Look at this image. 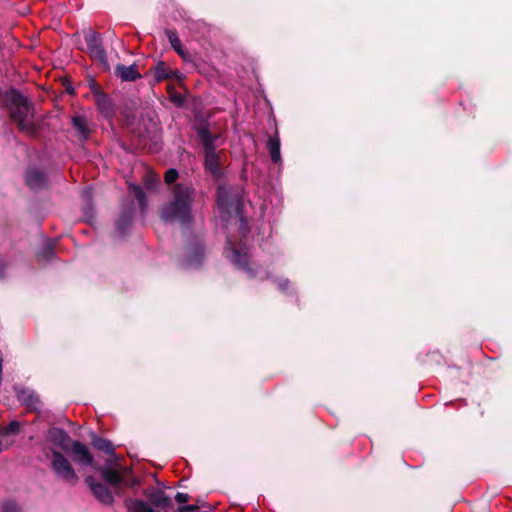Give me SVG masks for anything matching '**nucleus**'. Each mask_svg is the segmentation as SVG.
<instances>
[{
    "mask_svg": "<svg viewBox=\"0 0 512 512\" xmlns=\"http://www.w3.org/2000/svg\"><path fill=\"white\" fill-rule=\"evenodd\" d=\"M55 244L52 241H46L42 249L38 252V257L42 261H51L55 255Z\"/></svg>",
    "mask_w": 512,
    "mask_h": 512,
    "instance_id": "b1692460",
    "label": "nucleus"
},
{
    "mask_svg": "<svg viewBox=\"0 0 512 512\" xmlns=\"http://www.w3.org/2000/svg\"><path fill=\"white\" fill-rule=\"evenodd\" d=\"M160 181V178L158 175L156 174H153V173H149L147 176H146V186L148 188H155L157 186V184L159 183Z\"/></svg>",
    "mask_w": 512,
    "mask_h": 512,
    "instance_id": "cd10ccee",
    "label": "nucleus"
},
{
    "mask_svg": "<svg viewBox=\"0 0 512 512\" xmlns=\"http://www.w3.org/2000/svg\"><path fill=\"white\" fill-rule=\"evenodd\" d=\"M72 459L75 463L84 465V466H92L93 465V456L89 452L88 448L79 441H75L72 444Z\"/></svg>",
    "mask_w": 512,
    "mask_h": 512,
    "instance_id": "9b49d317",
    "label": "nucleus"
},
{
    "mask_svg": "<svg viewBox=\"0 0 512 512\" xmlns=\"http://www.w3.org/2000/svg\"><path fill=\"white\" fill-rule=\"evenodd\" d=\"M92 445L97 450H100V451L105 452L106 454L115 456L113 445L109 440H106L101 437H94L92 439Z\"/></svg>",
    "mask_w": 512,
    "mask_h": 512,
    "instance_id": "4be33fe9",
    "label": "nucleus"
},
{
    "mask_svg": "<svg viewBox=\"0 0 512 512\" xmlns=\"http://www.w3.org/2000/svg\"><path fill=\"white\" fill-rule=\"evenodd\" d=\"M178 512H198V508L195 505H186L179 507Z\"/></svg>",
    "mask_w": 512,
    "mask_h": 512,
    "instance_id": "473e14b6",
    "label": "nucleus"
},
{
    "mask_svg": "<svg viewBox=\"0 0 512 512\" xmlns=\"http://www.w3.org/2000/svg\"><path fill=\"white\" fill-rule=\"evenodd\" d=\"M267 149L269 151L272 162L280 163L281 162V152H280V140L277 135L274 137H270L267 142Z\"/></svg>",
    "mask_w": 512,
    "mask_h": 512,
    "instance_id": "6ab92c4d",
    "label": "nucleus"
},
{
    "mask_svg": "<svg viewBox=\"0 0 512 512\" xmlns=\"http://www.w3.org/2000/svg\"><path fill=\"white\" fill-rule=\"evenodd\" d=\"M72 125L75 129L80 140L85 141L88 139L90 134V129L88 128L86 119L81 115H76L72 117Z\"/></svg>",
    "mask_w": 512,
    "mask_h": 512,
    "instance_id": "f3484780",
    "label": "nucleus"
},
{
    "mask_svg": "<svg viewBox=\"0 0 512 512\" xmlns=\"http://www.w3.org/2000/svg\"><path fill=\"white\" fill-rule=\"evenodd\" d=\"M154 78L157 82H161L167 79H176L181 81L183 75L178 70H173L169 68L165 62L160 61L154 67Z\"/></svg>",
    "mask_w": 512,
    "mask_h": 512,
    "instance_id": "f8f14e48",
    "label": "nucleus"
},
{
    "mask_svg": "<svg viewBox=\"0 0 512 512\" xmlns=\"http://www.w3.org/2000/svg\"><path fill=\"white\" fill-rule=\"evenodd\" d=\"M52 441L61 449L67 450V442L69 440L68 434L62 429H52L50 431Z\"/></svg>",
    "mask_w": 512,
    "mask_h": 512,
    "instance_id": "aec40b11",
    "label": "nucleus"
},
{
    "mask_svg": "<svg viewBox=\"0 0 512 512\" xmlns=\"http://www.w3.org/2000/svg\"><path fill=\"white\" fill-rule=\"evenodd\" d=\"M133 207L124 208L119 219L117 220L116 227L119 233L125 234L132 225L133 220Z\"/></svg>",
    "mask_w": 512,
    "mask_h": 512,
    "instance_id": "dca6fc26",
    "label": "nucleus"
},
{
    "mask_svg": "<svg viewBox=\"0 0 512 512\" xmlns=\"http://www.w3.org/2000/svg\"><path fill=\"white\" fill-rule=\"evenodd\" d=\"M84 40L87 45V52L90 57L108 69L107 55L103 48L100 34L89 29L84 34Z\"/></svg>",
    "mask_w": 512,
    "mask_h": 512,
    "instance_id": "423d86ee",
    "label": "nucleus"
},
{
    "mask_svg": "<svg viewBox=\"0 0 512 512\" xmlns=\"http://www.w3.org/2000/svg\"><path fill=\"white\" fill-rule=\"evenodd\" d=\"M205 258L204 246L199 239H193L185 247V256L181 265L187 269L198 268Z\"/></svg>",
    "mask_w": 512,
    "mask_h": 512,
    "instance_id": "0eeeda50",
    "label": "nucleus"
},
{
    "mask_svg": "<svg viewBox=\"0 0 512 512\" xmlns=\"http://www.w3.org/2000/svg\"><path fill=\"white\" fill-rule=\"evenodd\" d=\"M1 512H20L19 506L11 500H5L1 503Z\"/></svg>",
    "mask_w": 512,
    "mask_h": 512,
    "instance_id": "a878e982",
    "label": "nucleus"
},
{
    "mask_svg": "<svg viewBox=\"0 0 512 512\" xmlns=\"http://www.w3.org/2000/svg\"><path fill=\"white\" fill-rule=\"evenodd\" d=\"M3 103L11 120L21 132L30 136L38 132L39 123L34 107L18 90H7L3 95Z\"/></svg>",
    "mask_w": 512,
    "mask_h": 512,
    "instance_id": "7ed1b4c3",
    "label": "nucleus"
},
{
    "mask_svg": "<svg viewBox=\"0 0 512 512\" xmlns=\"http://www.w3.org/2000/svg\"><path fill=\"white\" fill-rule=\"evenodd\" d=\"M152 502L159 507H167L171 503V499L166 496V494L162 491H157L151 496Z\"/></svg>",
    "mask_w": 512,
    "mask_h": 512,
    "instance_id": "393cba45",
    "label": "nucleus"
},
{
    "mask_svg": "<svg viewBox=\"0 0 512 512\" xmlns=\"http://www.w3.org/2000/svg\"><path fill=\"white\" fill-rule=\"evenodd\" d=\"M129 192L133 195V197L138 202L140 209L142 211H145L146 207H147V200H146V195H145L144 191L142 190V188L140 186L132 184L129 186Z\"/></svg>",
    "mask_w": 512,
    "mask_h": 512,
    "instance_id": "5701e85b",
    "label": "nucleus"
},
{
    "mask_svg": "<svg viewBox=\"0 0 512 512\" xmlns=\"http://www.w3.org/2000/svg\"><path fill=\"white\" fill-rule=\"evenodd\" d=\"M195 190L191 185L179 183L171 190V199L164 204L160 211L161 219L165 222H178L190 225L193 221L192 204Z\"/></svg>",
    "mask_w": 512,
    "mask_h": 512,
    "instance_id": "f03ea898",
    "label": "nucleus"
},
{
    "mask_svg": "<svg viewBox=\"0 0 512 512\" xmlns=\"http://www.w3.org/2000/svg\"><path fill=\"white\" fill-rule=\"evenodd\" d=\"M217 207L219 218L222 222L230 223L235 221L239 225V242L228 235L225 247L226 258L237 268L246 273L249 278L263 280L269 278V272L264 269H254L250 263L249 248L246 245L248 233L247 223L242 213V198L239 189L219 186L217 189Z\"/></svg>",
    "mask_w": 512,
    "mask_h": 512,
    "instance_id": "f257e3e1",
    "label": "nucleus"
},
{
    "mask_svg": "<svg viewBox=\"0 0 512 512\" xmlns=\"http://www.w3.org/2000/svg\"><path fill=\"white\" fill-rule=\"evenodd\" d=\"M126 507L129 512H155L147 503L139 499L127 500Z\"/></svg>",
    "mask_w": 512,
    "mask_h": 512,
    "instance_id": "412c9836",
    "label": "nucleus"
},
{
    "mask_svg": "<svg viewBox=\"0 0 512 512\" xmlns=\"http://www.w3.org/2000/svg\"><path fill=\"white\" fill-rule=\"evenodd\" d=\"M20 429V423L18 421H11L5 428L4 433L6 435L16 434Z\"/></svg>",
    "mask_w": 512,
    "mask_h": 512,
    "instance_id": "c756f323",
    "label": "nucleus"
},
{
    "mask_svg": "<svg viewBox=\"0 0 512 512\" xmlns=\"http://www.w3.org/2000/svg\"><path fill=\"white\" fill-rule=\"evenodd\" d=\"M92 92L95 95V103L99 112L106 118L112 117L114 114V105L111 98L93 83Z\"/></svg>",
    "mask_w": 512,
    "mask_h": 512,
    "instance_id": "9d476101",
    "label": "nucleus"
},
{
    "mask_svg": "<svg viewBox=\"0 0 512 512\" xmlns=\"http://www.w3.org/2000/svg\"><path fill=\"white\" fill-rule=\"evenodd\" d=\"M175 500L178 502V503H185L189 500V495L187 493H181V492H178L176 495H175Z\"/></svg>",
    "mask_w": 512,
    "mask_h": 512,
    "instance_id": "2f4dec72",
    "label": "nucleus"
},
{
    "mask_svg": "<svg viewBox=\"0 0 512 512\" xmlns=\"http://www.w3.org/2000/svg\"><path fill=\"white\" fill-rule=\"evenodd\" d=\"M19 402L26 405L30 410L38 411L41 408V401L38 395L29 389H21L17 391Z\"/></svg>",
    "mask_w": 512,
    "mask_h": 512,
    "instance_id": "4468645a",
    "label": "nucleus"
},
{
    "mask_svg": "<svg viewBox=\"0 0 512 512\" xmlns=\"http://www.w3.org/2000/svg\"><path fill=\"white\" fill-rule=\"evenodd\" d=\"M170 99L177 106H181L184 103V98L182 95L175 92L170 95Z\"/></svg>",
    "mask_w": 512,
    "mask_h": 512,
    "instance_id": "7c9ffc66",
    "label": "nucleus"
},
{
    "mask_svg": "<svg viewBox=\"0 0 512 512\" xmlns=\"http://www.w3.org/2000/svg\"><path fill=\"white\" fill-rule=\"evenodd\" d=\"M126 468H122L121 471L109 468V467H103L99 469V472L103 479L109 483L110 485L114 487H118L120 485L124 486H134L136 485L137 481L133 480L131 483L125 480L123 473L126 472Z\"/></svg>",
    "mask_w": 512,
    "mask_h": 512,
    "instance_id": "1a4fd4ad",
    "label": "nucleus"
},
{
    "mask_svg": "<svg viewBox=\"0 0 512 512\" xmlns=\"http://www.w3.org/2000/svg\"><path fill=\"white\" fill-rule=\"evenodd\" d=\"M289 281L287 279H281L278 282V287L281 291L285 292L288 289Z\"/></svg>",
    "mask_w": 512,
    "mask_h": 512,
    "instance_id": "72a5a7b5",
    "label": "nucleus"
},
{
    "mask_svg": "<svg viewBox=\"0 0 512 512\" xmlns=\"http://www.w3.org/2000/svg\"><path fill=\"white\" fill-rule=\"evenodd\" d=\"M85 482L92 491L93 495L97 498V500L106 505H110L113 503V494L106 485L97 482L92 476H87Z\"/></svg>",
    "mask_w": 512,
    "mask_h": 512,
    "instance_id": "6e6552de",
    "label": "nucleus"
},
{
    "mask_svg": "<svg viewBox=\"0 0 512 512\" xmlns=\"http://www.w3.org/2000/svg\"><path fill=\"white\" fill-rule=\"evenodd\" d=\"M166 35L168 37L169 43L171 47L175 50V52L182 57L184 60L187 59L188 53L183 48L180 38L176 31L174 30H167Z\"/></svg>",
    "mask_w": 512,
    "mask_h": 512,
    "instance_id": "a211bd4d",
    "label": "nucleus"
},
{
    "mask_svg": "<svg viewBox=\"0 0 512 512\" xmlns=\"http://www.w3.org/2000/svg\"><path fill=\"white\" fill-rule=\"evenodd\" d=\"M199 137L201 143L204 147V155H205V169L208 171L213 177L219 178L222 174L221 172V151H217L216 147L218 146V142L220 141V135H212L207 129H200Z\"/></svg>",
    "mask_w": 512,
    "mask_h": 512,
    "instance_id": "20e7f679",
    "label": "nucleus"
},
{
    "mask_svg": "<svg viewBox=\"0 0 512 512\" xmlns=\"http://www.w3.org/2000/svg\"><path fill=\"white\" fill-rule=\"evenodd\" d=\"M26 184L34 190L41 189L46 186V175L43 171L30 168L25 175Z\"/></svg>",
    "mask_w": 512,
    "mask_h": 512,
    "instance_id": "ddd939ff",
    "label": "nucleus"
},
{
    "mask_svg": "<svg viewBox=\"0 0 512 512\" xmlns=\"http://www.w3.org/2000/svg\"><path fill=\"white\" fill-rule=\"evenodd\" d=\"M178 178V171L174 168L168 169L165 173V182L167 184H172Z\"/></svg>",
    "mask_w": 512,
    "mask_h": 512,
    "instance_id": "c85d7f7f",
    "label": "nucleus"
},
{
    "mask_svg": "<svg viewBox=\"0 0 512 512\" xmlns=\"http://www.w3.org/2000/svg\"><path fill=\"white\" fill-rule=\"evenodd\" d=\"M115 74L120 77L122 81H134L141 77L140 73L137 71L136 65L125 66L119 64L115 68Z\"/></svg>",
    "mask_w": 512,
    "mask_h": 512,
    "instance_id": "2eb2a0df",
    "label": "nucleus"
},
{
    "mask_svg": "<svg viewBox=\"0 0 512 512\" xmlns=\"http://www.w3.org/2000/svg\"><path fill=\"white\" fill-rule=\"evenodd\" d=\"M81 198L83 202L89 206V209L91 210V201H92V189L90 187L84 188L81 191Z\"/></svg>",
    "mask_w": 512,
    "mask_h": 512,
    "instance_id": "bb28decb",
    "label": "nucleus"
},
{
    "mask_svg": "<svg viewBox=\"0 0 512 512\" xmlns=\"http://www.w3.org/2000/svg\"><path fill=\"white\" fill-rule=\"evenodd\" d=\"M52 469L58 478L71 486L77 484L79 478L70 462L58 451H52Z\"/></svg>",
    "mask_w": 512,
    "mask_h": 512,
    "instance_id": "39448f33",
    "label": "nucleus"
}]
</instances>
